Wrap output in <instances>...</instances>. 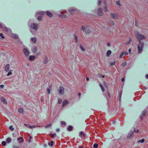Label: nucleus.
Listing matches in <instances>:
<instances>
[{"label": "nucleus", "instance_id": "obj_18", "mask_svg": "<svg viewBox=\"0 0 148 148\" xmlns=\"http://www.w3.org/2000/svg\"><path fill=\"white\" fill-rule=\"evenodd\" d=\"M36 14H37L43 15L45 14V12L44 11H40L37 12Z\"/></svg>", "mask_w": 148, "mask_h": 148}, {"label": "nucleus", "instance_id": "obj_19", "mask_svg": "<svg viewBox=\"0 0 148 148\" xmlns=\"http://www.w3.org/2000/svg\"><path fill=\"white\" fill-rule=\"evenodd\" d=\"M17 140H19V142L20 143H21L22 142H23L24 140L23 139V137H20V138H17Z\"/></svg>", "mask_w": 148, "mask_h": 148}, {"label": "nucleus", "instance_id": "obj_1", "mask_svg": "<svg viewBox=\"0 0 148 148\" xmlns=\"http://www.w3.org/2000/svg\"><path fill=\"white\" fill-rule=\"evenodd\" d=\"M139 44L138 46V53H141L143 50V48L144 46V44L143 42H141L140 40L139 41Z\"/></svg>", "mask_w": 148, "mask_h": 148}, {"label": "nucleus", "instance_id": "obj_64", "mask_svg": "<svg viewBox=\"0 0 148 148\" xmlns=\"http://www.w3.org/2000/svg\"><path fill=\"white\" fill-rule=\"evenodd\" d=\"M124 79H124V78H122V79H121V81H122V82H123V81H124Z\"/></svg>", "mask_w": 148, "mask_h": 148}, {"label": "nucleus", "instance_id": "obj_8", "mask_svg": "<svg viewBox=\"0 0 148 148\" xmlns=\"http://www.w3.org/2000/svg\"><path fill=\"white\" fill-rule=\"evenodd\" d=\"M37 50V47L35 46L32 47L31 48V51L32 52L34 53H36Z\"/></svg>", "mask_w": 148, "mask_h": 148}, {"label": "nucleus", "instance_id": "obj_62", "mask_svg": "<svg viewBox=\"0 0 148 148\" xmlns=\"http://www.w3.org/2000/svg\"><path fill=\"white\" fill-rule=\"evenodd\" d=\"M145 77L146 79H148V74H147L146 75Z\"/></svg>", "mask_w": 148, "mask_h": 148}, {"label": "nucleus", "instance_id": "obj_39", "mask_svg": "<svg viewBox=\"0 0 148 148\" xmlns=\"http://www.w3.org/2000/svg\"><path fill=\"white\" fill-rule=\"evenodd\" d=\"M80 47L82 51H85V49L81 45H80Z\"/></svg>", "mask_w": 148, "mask_h": 148}, {"label": "nucleus", "instance_id": "obj_53", "mask_svg": "<svg viewBox=\"0 0 148 148\" xmlns=\"http://www.w3.org/2000/svg\"><path fill=\"white\" fill-rule=\"evenodd\" d=\"M9 129L11 130H14V129L13 127V126H10Z\"/></svg>", "mask_w": 148, "mask_h": 148}, {"label": "nucleus", "instance_id": "obj_43", "mask_svg": "<svg viewBox=\"0 0 148 148\" xmlns=\"http://www.w3.org/2000/svg\"><path fill=\"white\" fill-rule=\"evenodd\" d=\"M101 3V0H98L97 4L98 5H100Z\"/></svg>", "mask_w": 148, "mask_h": 148}, {"label": "nucleus", "instance_id": "obj_5", "mask_svg": "<svg viewBox=\"0 0 148 148\" xmlns=\"http://www.w3.org/2000/svg\"><path fill=\"white\" fill-rule=\"evenodd\" d=\"M111 17L112 18L118 19H119L118 14L117 13H114V14L110 13Z\"/></svg>", "mask_w": 148, "mask_h": 148}, {"label": "nucleus", "instance_id": "obj_49", "mask_svg": "<svg viewBox=\"0 0 148 148\" xmlns=\"http://www.w3.org/2000/svg\"><path fill=\"white\" fill-rule=\"evenodd\" d=\"M1 143H2V145L4 146L6 145V143L4 141H2V142Z\"/></svg>", "mask_w": 148, "mask_h": 148}, {"label": "nucleus", "instance_id": "obj_46", "mask_svg": "<svg viewBox=\"0 0 148 148\" xmlns=\"http://www.w3.org/2000/svg\"><path fill=\"white\" fill-rule=\"evenodd\" d=\"M110 23L112 25H114V23L113 21L112 20H111L110 21Z\"/></svg>", "mask_w": 148, "mask_h": 148}, {"label": "nucleus", "instance_id": "obj_54", "mask_svg": "<svg viewBox=\"0 0 148 148\" xmlns=\"http://www.w3.org/2000/svg\"><path fill=\"white\" fill-rule=\"evenodd\" d=\"M58 102L59 104L61 103L62 102V100L60 99H58Z\"/></svg>", "mask_w": 148, "mask_h": 148}, {"label": "nucleus", "instance_id": "obj_51", "mask_svg": "<svg viewBox=\"0 0 148 148\" xmlns=\"http://www.w3.org/2000/svg\"><path fill=\"white\" fill-rule=\"evenodd\" d=\"M124 54V52H122L121 54L119 56V58H121L123 56V55Z\"/></svg>", "mask_w": 148, "mask_h": 148}, {"label": "nucleus", "instance_id": "obj_16", "mask_svg": "<svg viewBox=\"0 0 148 148\" xmlns=\"http://www.w3.org/2000/svg\"><path fill=\"white\" fill-rule=\"evenodd\" d=\"M68 103V101L66 100H64L62 103V107H64L66 106Z\"/></svg>", "mask_w": 148, "mask_h": 148}, {"label": "nucleus", "instance_id": "obj_25", "mask_svg": "<svg viewBox=\"0 0 148 148\" xmlns=\"http://www.w3.org/2000/svg\"><path fill=\"white\" fill-rule=\"evenodd\" d=\"M73 36L74 37V38L75 40V43H77L78 42V39H78L77 37L75 35V34H74L73 35Z\"/></svg>", "mask_w": 148, "mask_h": 148}, {"label": "nucleus", "instance_id": "obj_37", "mask_svg": "<svg viewBox=\"0 0 148 148\" xmlns=\"http://www.w3.org/2000/svg\"><path fill=\"white\" fill-rule=\"evenodd\" d=\"M4 38H5V37L3 36V34L1 33H0V39H1V38L4 39Z\"/></svg>", "mask_w": 148, "mask_h": 148}, {"label": "nucleus", "instance_id": "obj_21", "mask_svg": "<svg viewBox=\"0 0 148 148\" xmlns=\"http://www.w3.org/2000/svg\"><path fill=\"white\" fill-rule=\"evenodd\" d=\"M46 13L47 15L50 17H51L52 16V14L49 11H47Z\"/></svg>", "mask_w": 148, "mask_h": 148}, {"label": "nucleus", "instance_id": "obj_12", "mask_svg": "<svg viewBox=\"0 0 148 148\" xmlns=\"http://www.w3.org/2000/svg\"><path fill=\"white\" fill-rule=\"evenodd\" d=\"M37 40L36 38L35 37L31 38L30 39V42L32 43H35Z\"/></svg>", "mask_w": 148, "mask_h": 148}, {"label": "nucleus", "instance_id": "obj_10", "mask_svg": "<svg viewBox=\"0 0 148 148\" xmlns=\"http://www.w3.org/2000/svg\"><path fill=\"white\" fill-rule=\"evenodd\" d=\"M48 58L46 56H45L43 60V62L44 64H46L48 63Z\"/></svg>", "mask_w": 148, "mask_h": 148}, {"label": "nucleus", "instance_id": "obj_35", "mask_svg": "<svg viewBox=\"0 0 148 148\" xmlns=\"http://www.w3.org/2000/svg\"><path fill=\"white\" fill-rule=\"evenodd\" d=\"M51 88V86L49 87V88H48L47 89V92L48 94H50V90Z\"/></svg>", "mask_w": 148, "mask_h": 148}, {"label": "nucleus", "instance_id": "obj_14", "mask_svg": "<svg viewBox=\"0 0 148 148\" xmlns=\"http://www.w3.org/2000/svg\"><path fill=\"white\" fill-rule=\"evenodd\" d=\"M133 134H134L133 132L132 131H130L128 134V135L127 136V138H130L133 135Z\"/></svg>", "mask_w": 148, "mask_h": 148}, {"label": "nucleus", "instance_id": "obj_58", "mask_svg": "<svg viewBox=\"0 0 148 148\" xmlns=\"http://www.w3.org/2000/svg\"><path fill=\"white\" fill-rule=\"evenodd\" d=\"M60 131V130L59 128H57L56 130V132H59Z\"/></svg>", "mask_w": 148, "mask_h": 148}, {"label": "nucleus", "instance_id": "obj_27", "mask_svg": "<svg viewBox=\"0 0 148 148\" xmlns=\"http://www.w3.org/2000/svg\"><path fill=\"white\" fill-rule=\"evenodd\" d=\"M79 136L80 137H85V134L84 133H83L82 132H80V134Z\"/></svg>", "mask_w": 148, "mask_h": 148}, {"label": "nucleus", "instance_id": "obj_61", "mask_svg": "<svg viewBox=\"0 0 148 148\" xmlns=\"http://www.w3.org/2000/svg\"><path fill=\"white\" fill-rule=\"evenodd\" d=\"M122 93V91H120L119 92V96H121V94Z\"/></svg>", "mask_w": 148, "mask_h": 148}, {"label": "nucleus", "instance_id": "obj_40", "mask_svg": "<svg viewBox=\"0 0 148 148\" xmlns=\"http://www.w3.org/2000/svg\"><path fill=\"white\" fill-rule=\"evenodd\" d=\"M85 32L88 34L90 33V30L89 29H86L85 31Z\"/></svg>", "mask_w": 148, "mask_h": 148}, {"label": "nucleus", "instance_id": "obj_6", "mask_svg": "<svg viewBox=\"0 0 148 148\" xmlns=\"http://www.w3.org/2000/svg\"><path fill=\"white\" fill-rule=\"evenodd\" d=\"M23 51V53L27 57L29 55L30 53L27 49L26 48H24Z\"/></svg>", "mask_w": 148, "mask_h": 148}, {"label": "nucleus", "instance_id": "obj_63", "mask_svg": "<svg viewBox=\"0 0 148 148\" xmlns=\"http://www.w3.org/2000/svg\"><path fill=\"white\" fill-rule=\"evenodd\" d=\"M124 54L125 55H127L128 54V52H125V53H124Z\"/></svg>", "mask_w": 148, "mask_h": 148}, {"label": "nucleus", "instance_id": "obj_26", "mask_svg": "<svg viewBox=\"0 0 148 148\" xmlns=\"http://www.w3.org/2000/svg\"><path fill=\"white\" fill-rule=\"evenodd\" d=\"M73 129V127L71 125H69L67 128V130L69 131H71Z\"/></svg>", "mask_w": 148, "mask_h": 148}, {"label": "nucleus", "instance_id": "obj_34", "mask_svg": "<svg viewBox=\"0 0 148 148\" xmlns=\"http://www.w3.org/2000/svg\"><path fill=\"white\" fill-rule=\"evenodd\" d=\"M52 125L51 124H49L46 125L45 126L46 128H51Z\"/></svg>", "mask_w": 148, "mask_h": 148}, {"label": "nucleus", "instance_id": "obj_44", "mask_svg": "<svg viewBox=\"0 0 148 148\" xmlns=\"http://www.w3.org/2000/svg\"><path fill=\"white\" fill-rule=\"evenodd\" d=\"M6 32L8 31V29L6 27H4L3 29Z\"/></svg>", "mask_w": 148, "mask_h": 148}, {"label": "nucleus", "instance_id": "obj_2", "mask_svg": "<svg viewBox=\"0 0 148 148\" xmlns=\"http://www.w3.org/2000/svg\"><path fill=\"white\" fill-rule=\"evenodd\" d=\"M135 34L136 38L139 40H143L145 38V37L143 35L139 34L138 32H135Z\"/></svg>", "mask_w": 148, "mask_h": 148}, {"label": "nucleus", "instance_id": "obj_13", "mask_svg": "<svg viewBox=\"0 0 148 148\" xmlns=\"http://www.w3.org/2000/svg\"><path fill=\"white\" fill-rule=\"evenodd\" d=\"M146 112L147 111L146 110H144L142 112V114L140 116L141 119H143L144 117Z\"/></svg>", "mask_w": 148, "mask_h": 148}, {"label": "nucleus", "instance_id": "obj_24", "mask_svg": "<svg viewBox=\"0 0 148 148\" xmlns=\"http://www.w3.org/2000/svg\"><path fill=\"white\" fill-rule=\"evenodd\" d=\"M12 37L13 38L15 39H17L18 38V37L17 35H16V34H12Z\"/></svg>", "mask_w": 148, "mask_h": 148}, {"label": "nucleus", "instance_id": "obj_3", "mask_svg": "<svg viewBox=\"0 0 148 148\" xmlns=\"http://www.w3.org/2000/svg\"><path fill=\"white\" fill-rule=\"evenodd\" d=\"M30 27L31 28L34 29L35 31H37L38 29L39 25L37 23H33L30 25Z\"/></svg>", "mask_w": 148, "mask_h": 148}, {"label": "nucleus", "instance_id": "obj_11", "mask_svg": "<svg viewBox=\"0 0 148 148\" xmlns=\"http://www.w3.org/2000/svg\"><path fill=\"white\" fill-rule=\"evenodd\" d=\"M10 67V64H7L5 66L4 71L7 72H8L9 70Z\"/></svg>", "mask_w": 148, "mask_h": 148}, {"label": "nucleus", "instance_id": "obj_55", "mask_svg": "<svg viewBox=\"0 0 148 148\" xmlns=\"http://www.w3.org/2000/svg\"><path fill=\"white\" fill-rule=\"evenodd\" d=\"M134 131L135 132L138 133L139 132V130H136L135 128H134Z\"/></svg>", "mask_w": 148, "mask_h": 148}, {"label": "nucleus", "instance_id": "obj_47", "mask_svg": "<svg viewBox=\"0 0 148 148\" xmlns=\"http://www.w3.org/2000/svg\"><path fill=\"white\" fill-rule=\"evenodd\" d=\"M37 19L38 21H40L42 19V16H40L38 17Z\"/></svg>", "mask_w": 148, "mask_h": 148}, {"label": "nucleus", "instance_id": "obj_15", "mask_svg": "<svg viewBox=\"0 0 148 148\" xmlns=\"http://www.w3.org/2000/svg\"><path fill=\"white\" fill-rule=\"evenodd\" d=\"M75 8H71L68 10L69 12L70 13H72L73 12H75Z\"/></svg>", "mask_w": 148, "mask_h": 148}, {"label": "nucleus", "instance_id": "obj_45", "mask_svg": "<svg viewBox=\"0 0 148 148\" xmlns=\"http://www.w3.org/2000/svg\"><path fill=\"white\" fill-rule=\"evenodd\" d=\"M98 76L100 78H104L105 76L104 75H103L101 74H99L98 75Z\"/></svg>", "mask_w": 148, "mask_h": 148}, {"label": "nucleus", "instance_id": "obj_50", "mask_svg": "<svg viewBox=\"0 0 148 148\" xmlns=\"http://www.w3.org/2000/svg\"><path fill=\"white\" fill-rule=\"evenodd\" d=\"M51 135V137L53 138L55 136H56V134L55 133L53 134H50Z\"/></svg>", "mask_w": 148, "mask_h": 148}, {"label": "nucleus", "instance_id": "obj_56", "mask_svg": "<svg viewBox=\"0 0 148 148\" xmlns=\"http://www.w3.org/2000/svg\"><path fill=\"white\" fill-rule=\"evenodd\" d=\"M116 3L119 6L121 5V4L120 3V2L119 1L116 2Z\"/></svg>", "mask_w": 148, "mask_h": 148}, {"label": "nucleus", "instance_id": "obj_33", "mask_svg": "<svg viewBox=\"0 0 148 148\" xmlns=\"http://www.w3.org/2000/svg\"><path fill=\"white\" fill-rule=\"evenodd\" d=\"M6 141L7 143H9L11 142V139L10 138H8L7 139Z\"/></svg>", "mask_w": 148, "mask_h": 148}, {"label": "nucleus", "instance_id": "obj_28", "mask_svg": "<svg viewBox=\"0 0 148 148\" xmlns=\"http://www.w3.org/2000/svg\"><path fill=\"white\" fill-rule=\"evenodd\" d=\"M145 141V139H142L141 140H139L137 141L138 143H143Z\"/></svg>", "mask_w": 148, "mask_h": 148}, {"label": "nucleus", "instance_id": "obj_32", "mask_svg": "<svg viewBox=\"0 0 148 148\" xmlns=\"http://www.w3.org/2000/svg\"><path fill=\"white\" fill-rule=\"evenodd\" d=\"M100 86L103 92H104L105 91V89L103 87V86L101 84H100Z\"/></svg>", "mask_w": 148, "mask_h": 148}, {"label": "nucleus", "instance_id": "obj_9", "mask_svg": "<svg viewBox=\"0 0 148 148\" xmlns=\"http://www.w3.org/2000/svg\"><path fill=\"white\" fill-rule=\"evenodd\" d=\"M98 14L99 16H102L103 14V13L102 9L101 8H99L98 9Z\"/></svg>", "mask_w": 148, "mask_h": 148}, {"label": "nucleus", "instance_id": "obj_30", "mask_svg": "<svg viewBox=\"0 0 148 148\" xmlns=\"http://www.w3.org/2000/svg\"><path fill=\"white\" fill-rule=\"evenodd\" d=\"M106 5L103 8L104 11L105 12H108V9H107V4H106Z\"/></svg>", "mask_w": 148, "mask_h": 148}, {"label": "nucleus", "instance_id": "obj_7", "mask_svg": "<svg viewBox=\"0 0 148 148\" xmlns=\"http://www.w3.org/2000/svg\"><path fill=\"white\" fill-rule=\"evenodd\" d=\"M58 91L60 94L63 95L64 92V88L62 86H60L59 88Z\"/></svg>", "mask_w": 148, "mask_h": 148}, {"label": "nucleus", "instance_id": "obj_57", "mask_svg": "<svg viewBox=\"0 0 148 148\" xmlns=\"http://www.w3.org/2000/svg\"><path fill=\"white\" fill-rule=\"evenodd\" d=\"M0 88H3L4 87V85H0Z\"/></svg>", "mask_w": 148, "mask_h": 148}, {"label": "nucleus", "instance_id": "obj_20", "mask_svg": "<svg viewBox=\"0 0 148 148\" xmlns=\"http://www.w3.org/2000/svg\"><path fill=\"white\" fill-rule=\"evenodd\" d=\"M18 111L19 113L22 114L23 113L24 110L23 108H21L18 109Z\"/></svg>", "mask_w": 148, "mask_h": 148}, {"label": "nucleus", "instance_id": "obj_41", "mask_svg": "<svg viewBox=\"0 0 148 148\" xmlns=\"http://www.w3.org/2000/svg\"><path fill=\"white\" fill-rule=\"evenodd\" d=\"M115 61L110 62V65H113L115 64Z\"/></svg>", "mask_w": 148, "mask_h": 148}, {"label": "nucleus", "instance_id": "obj_4", "mask_svg": "<svg viewBox=\"0 0 148 148\" xmlns=\"http://www.w3.org/2000/svg\"><path fill=\"white\" fill-rule=\"evenodd\" d=\"M61 14L59 15V17L61 18H65L67 16V15L66 14V12L65 10H60V11Z\"/></svg>", "mask_w": 148, "mask_h": 148}, {"label": "nucleus", "instance_id": "obj_17", "mask_svg": "<svg viewBox=\"0 0 148 148\" xmlns=\"http://www.w3.org/2000/svg\"><path fill=\"white\" fill-rule=\"evenodd\" d=\"M35 57L34 56H30L29 57V60L30 61H32L35 60Z\"/></svg>", "mask_w": 148, "mask_h": 148}, {"label": "nucleus", "instance_id": "obj_29", "mask_svg": "<svg viewBox=\"0 0 148 148\" xmlns=\"http://www.w3.org/2000/svg\"><path fill=\"white\" fill-rule=\"evenodd\" d=\"M88 28V26H86V27H85L84 26H82L81 29H82L83 32H85L86 29Z\"/></svg>", "mask_w": 148, "mask_h": 148}, {"label": "nucleus", "instance_id": "obj_42", "mask_svg": "<svg viewBox=\"0 0 148 148\" xmlns=\"http://www.w3.org/2000/svg\"><path fill=\"white\" fill-rule=\"evenodd\" d=\"M93 146L94 147L97 148L98 147V144L97 143H95L93 145Z\"/></svg>", "mask_w": 148, "mask_h": 148}, {"label": "nucleus", "instance_id": "obj_60", "mask_svg": "<svg viewBox=\"0 0 148 148\" xmlns=\"http://www.w3.org/2000/svg\"><path fill=\"white\" fill-rule=\"evenodd\" d=\"M24 125L26 126H27L28 127H29V125L28 124H24Z\"/></svg>", "mask_w": 148, "mask_h": 148}, {"label": "nucleus", "instance_id": "obj_59", "mask_svg": "<svg viewBox=\"0 0 148 148\" xmlns=\"http://www.w3.org/2000/svg\"><path fill=\"white\" fill-rule=\"evenodd\" d=\"M35 127H40L41 126L40 125H35Z\"/></svg>", "mask_w": 148, "mask_h": 148}, {"label": "nucleus", "instance_id": "obj_48", "mask_svg": "<svg viewBox=\"0 0 148 148\" xmlns=\"http://www.w3.org/2000/svg\"><path fill=\"white\" fill-rule=\"evenodd\" d=\"M61 125H66V123L64 121H61Z\"/></svg>", "mask_w": 148, "mask_h": 148}, {"label": "nucleus", "instance_id": "obj_23", "mask_svg": "<svg viewBox=\"0 0 148 148\" xmlns=\"http://www.w3.org/2000/svg\"><path fill=\"white\" fill-rule=\"evenodd\" d=\"M112 51L110 50H108L106 53V56H109L111 53Z\"/></svg>", "mask_w": 148, "mask_h": 148}, {"label": "nucleus", "instance_id": "obj_36", "mask_svg": "<svg viewBox=\"0 0 148 148\" xmlns=\"http://www.w3.org/2000/svg\"><path fill=\"white\" fill-rule=\"evenodd\" d=\"M127 64V63L126 62H123L121 65L123 67L125 66Z\"/></svg>", "mask_w": 148, "mask_h": 148}, {"label": "nucleus", "instance_id": "obj_38", "mask_svg": "<svg viewBox=\"0 0 148 148\" xmlns=\"http://www.w3.org/2000/svg\"><path fill=\"white\" fill-rule=\"evenodd\" d=\"M53 141H51L50 142L48 143V145L52 146H53Z\"/></svg>", "mask_w": 148, "mask_h": 148}, {"label": "nucleus", "instance_id": "obj_22", "mask_svg": "<svg viewBox=\"0 0 148 148\" xmlns=\"http://www.w3.org/2000/svg\"><path fill=\"white\" fill-rule=\"evenodd\" d=\"M1 99L2 102H3L4 103L6 104L7 103V102L5 99L3 97H1Z\"/></svg>", "mask_w": 148, "mask_h": 148}, {"label": "nucleus", "instance_id": "obj_52", "mask_svg": "<svg viewBox=\"0 0 148 148\" xmlns=\"http://www.w3.org/2000/svg\"><path fill=\"white\" fill-rule=\"evenodd\" d=\"M132 40V39L131 38H130V41L129 42H127L126 43H125V45H127L128 44H130Z\"/></svg>", "mask_w": 148, "mask_h": 148}, {"label": "nucleus", "instance_id": "obj_31", "mask_svg": "<svg viewBox=\"0 0 148 148\" xmlns=\"http://www.w3.org/2000/svg\"><path fill=\"white\" fill-rule=\"evenodd\" d=\"M12 70H10L8 74L7 75V76H9L12 74Z\"/></svg>", "mask_w": 148, "mask_h": 148}]
</instances>
